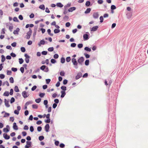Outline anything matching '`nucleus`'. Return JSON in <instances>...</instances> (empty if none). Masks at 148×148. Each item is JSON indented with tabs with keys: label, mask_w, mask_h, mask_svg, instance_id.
Masks as SVG:
<instances>
[{
	"label": "nucleus",
	"mask_w": 148,
	"mask_h": 148,
	"mask_svg": "<svg viewBox=\"0 0 148 148\" xmlns=\"http://www.w3.org/2000/svg\"><path fill=\"white\" fill-rule=\"evenodd\" d=\"M71 61L73 65L74 66L75 68L76 69H77L78 68L77 66L78 63L76 59L75 58H73L72 59Z\"/></svg>",
	"instance_id": "nucleus-1"
},
{
	"label": "nucleus",
	"mask_w": 148,
	"mask_h": 148,
	"mask_svg": "<svg viewBox=\"0 0 148 148\" xmlns=\"http://www.w3.org/2000/svg\"><path fill=\"white\" fill-rule=\"evenodd\" d=\"M32 33V31L30 28H29V31L27 33V35L26 36V38L27 39L30 38L31 36Z\"/></svg>",
	"instance_id": "nucleus-2"
},
{
	"label": "nucleus",
	"mask_w": 148,
	"mask_h": 148,
	"mask_svg": "<svg viewBox=\"0 0 148 148\" xmlns=\"http://www.w3.org/2000/svg\"><path fill=\"white\" fill-rule=\"evenodd\" d=\"M84 61V58L83 57H81L79 58L77 60V62L79 64L82 65Z\"/></svg>",
	"instance_id": "nucleus-3"
},
{
	"label": "nucleus",
	"mask_w": 148,
	"mask_h": 148,
	"mask_svg": "<svg viewBox=\"0 0 148 148\" xmlns=\"http://www.w3.org/2000/svg\"><path fill=\"white\" fill-rule=\"evenodd\" d=\"M25 60L26 62L27 63H29V58H30V57L27 54H25Z\"/></svg>",
	"instance_id": "nucleus-4"
},
{
	"label": "nucleus",
	"mask_w": 148,
	"mask_h": 148,
	"mask_svg": "<svg viewBox=\"0 0 148 148\" xmlns=\"http://www.w3.org/2000/svg\"><path fill=\"white\" fill-rule=\"evenodd\" d=\"M82 74L81 73L79 72L78 73L76 76L75 77V79H79L80 78L82 77Z\"/></svg>",
	"instance_id": "nucleus-5"
},
{
	"label": "nucleus",
	"mask_w": 148,
	"mask_h": 148,
	"mask_svg": "<svg viewBox=\"0 0 148 148\" xmlns=\"http://www.w3.org/2000/svg\"><path fill=\"white\" fill-rule=\"evenodd\" d=\"M26 145L25 146V148H29V147L31 146V142L30 141H27L26 142Z\"/></svg>",
	"instance_id": "nucleus-6"
},
{
	"label": "nucleus",
	"mask_w": 148,
	"mask_h": 148,
	"mask_svg": "<svg viewBox=\"0 0 148 148\" xmlns=\"http://www.w3.org/2000/svg\"><path fill=\"white\" fill-rule=\"evenodd\" d=\"M93 16L95 18H97L98 17L99 14L98 12L94 13L93 14Z\"/></svg>",
	"instance_id": "nucleus-7"
},
{
	"label": "nucleus",
	"mask_w": 148,
	"mask_h": 148,
	"mask_svg": "<svg viewBox=\"0 0 148 148\" xmlns=\"http://www.w3.org/2000/svg\"><path fill=\"white\" fill-rule=\"evenodd\" d=\"M89 36L88 34H85L83 35V38L84 40H87L89 38Z\"/></svg>",
	"instance_id": "nucleus-8"
},
{
	"label": "nucleus",
	"mask_w": 148,
	"mask_h": 148,
	"mask_svg": "<svg viewBox=\"0 0 148 148\" xmlns=\"http://www.w3.org/2000/svg\"><path fill=\"white\" fill-rule=\"evenodd\" d=\"M20 29L18 28H17L16 30L14 31L13 32V34H18V32L19 31Z\"/></svg>",
	"instance_id": "nucleus-9"
},
{
	"label": "nucleus",
	"mask_w": 148,
	"mask_h": 148,
	"mask_svg": "<svg viewBox=\"0 0 148 148\" xmlns=\"http://www.w3.org/2000/svg\"><path fill=\"white\" fill-rule=\"evenodd\" d=\"M13 128L16 130H18V126L16 125V123H14L13 124Z\"/></svg>",
	"instance_id": "nucleus-10"
},
{
	"label": "nucleus",
	"mask_w": 148,
	"mask_h": 148,
	"mask_svg": "<svg viewBox=\"0 0 148 148\" xmlns=\"http://www.w3.org/2000/svg\"><path fill=\"white\" fill-rule=\"evenodd\" d=\"M3 136L5 139H9L10 138L9 136H8L6 134H4Z\"/></svg>",
	"instance_id": "nucleus-11"
},
{
	"label": "nucleus",
	"mask_w": 148,
	"mask_h": 148,
	"mask_svg": "<svg viewBox=\"0 0 148 148\" xmlns=\"http://www.w3.org/2000/svg\"><path fill=\"white\" fill-rule=\"evenodd\" d=\"M98 28V27L97 26L93 27L91 28V31H95L97 30Z\"/></svg>",
	"instance_id": "nucleus-12"
},
{
	"label": "nucleus",
	"mask_w": 148,
	"mask_h": 148,
	"mask_svg": "<svg viewBox=\"0 0 148 148\" xmlns=\"http://www.w3.org/2000/svg\"><path fill=\"white\" fill-rule=\"evenodd\" d=\"M49 125L48 124H47L45 126V130L46 132H47L49 131Z\"/></svg>",
	"instance_id": "nucleus-13"
},
{
	"label": "nucleus",
	"mask_w": 148,
	"mask_h": 148,
	"mask_svg": "<svg viewBox=\"0 0 148 148\" xmlns=\"http://www.w3.org/2000/svg\"><path fill=\"white\" fill-rule=\"evenodd\" d=\"M61 97L62 98L64 97L66 95V93L65 91L64 90H62L61 91Z\"/></svg>",
	"instance_id": "nucleus-14"
},
{
	"label": "nucleus",
	"mask_w": 148,
	"mask_h": 148,
	"mask_svg": "<svg viewBox=\"0 0 148 148\" xmlns=\"http://www.w3.org/2000/svg\"><path fill=\"white\" fill-rule=\"evenodd\" d=\"M5 105L7 107H10V105L9 104V102L6 99H5Z\"/></svg>",
	"instance_id": "nucleus-15"
},
{
	"label": "nucleus",
	"mask_w": 148,
	"mask_h": 148,
	"mask_svg": "<svg viewBox=\"0 0 148 148\" xmlns=\"http://www.w3.org/2000/svg\"><path fill=\"white\" fill-rule=\"evenodd\" d=\"M7 127H9V126L8 125H7L6 126ZM3 131L5 132H8L9 130L7 128H4L3 129Z\"/></svg>",
	"instance_id": "nucleus-16"
},
{
	"label": "nucleus",
	"mask_w": 148,
	"mask_h": 148,
	"mask_svg": "<svg viewBox=\"0 0 148 148\" xmlns=\"http://www.w3.org/2000/svg\"><path fill=\"white\" fill-rule=\"evenodd\" d=\"M22 95L24 98H26L27 97V93L25 91L23 92L22 93Z\"/></svg>",
	"instance_id": "nucleus-17"
},
{
	"label": "nucleus",
	"mask_w": 148,
	"mask_h": 148,
	"mask_svg": "<svg viewBox=\"0 0 148 148\" xmlns=\"http://www.w3.org/2000/svg\"><path fill=\"white\" fill-rule=\"evenodd\" d=\"M76 8L75 7H72L70 8L69 10L68 11L69 12H72L73 11L75 10Z\"/></svg>",
	"instance_id": "nucleus-18"
},
{
	"label": "nucleus",
	"mask_w": 148,
	"mask_h": 148,
	"mask_svg": "<svg viewBox=\"0 0 148 148\" xmlns=\"http://www.w3.org/2000/svg\"><path fill=\"white\" fill-rule=\"evenodd\" d=\"M91 10L90 8H87L86 11L85 12V13L88 14L90 12Z\"/></svg>",
	"instance_id": "nucleus-19"
},
{
	"label": "nucleus",
	"mask_w": 148,
	"mask_h": 148,
	"mask_svg": "<svg viewBox=\"0 0 148 148\" xmlns=\"http://www.w3.org/2000/svg\"><path fill=\"white\" fill-rule=\"evenodd\" d=\"M14 90L16 92H19V90L18 88V87L17 86H15L14 88Z\"/></svg>",
	"instance_id": "nucleus-20"
},
{
	"label": "nucleus",
	"mask_w": 148,
	"mask_h": 148,
	"mask_svg": "<svg viewBox=\"0 0 148 148\" xmlns=\"http://www.w3.org/2000/svg\"><path fill=\"white\" fill-rule=\"evenodd\" d=\"M56 5L57 6L61 8L63 6V5L60 3H58Z\"/></svg>",
	"instance_id": "nucleus-21"
},
{
	"label": "nucleus",
	"mask_w": 148,
	"mask_h": 148,
	"mask_svg": "<svg viewBox=\"0 0 148 148\" xmlns=\"http://www.w3.org/2000/svg\"><path fill=\"white\" fill-rule=\"evenodd\" d=\"M39 8L42 10H44L45 9V6L44 5H42L39 6Z\"/></svg>",
	"instance_id": "nucleus-22"
},
{
	"label": "nucleus",
	"mask_w": 148,
	"mask_h": 148,
	"mask_svg": "<svg viewBox=\"0 0 148 148\" xmlns=\"http://www.w3.org/2000/svg\"><path fill=\"white\" fill-rule=\"evenodd\" d=\"M47 32L48 34L51 36H53V34H51V31L50 29H49L47 30Z\"/></svg>",
	"instance_id": "nucleus-23"
},
{
	"label": "nucleus",
	"mask_w": 148,
	"mask_h": 148,
	"mask_svg": "<svg viewBox=\"0 0 148 148\" xmlns=\"http://www.w3.org/2000/svg\"><path fill=\"white\" fill-rule=\"evenodd\" d=\"M1 62H4L5 60V56L3 55H2L1 56Z\"/></svg>",
	"instance_id": "nucleus-24"
},
{
	"label": "nucleus",
	"mask_w": 148,
	"mask_h": 148,
	"mask_svg": "<svg viewBox=\"0 0 148 148\" xmlns=\"http://www.w3.org/2000/svg\"><path fill=\"white\" fill-rule=\"evenodd\" d=\"M54 32L56 34L59 33L60 32V30L59 29H56L54 30Z\"/></svg>",
	"instance_id": "nucleus-25"
},
{
	"label": "nucleus",
	"mask_w": 148,
	"mask_h": 148,
	"mask_svg": "<svg viewBox=\"0 0 148 148\" xmlns=\"http://www.w3.org/2000/svg\"><path fill=\"white\" fill-rule=\"evenodd\" d=\"M84 49L89 52L90 51H91L90 49L88 47H85L84 48Z\"/></svg>",
	"instance_id": "nucleus-26"
},
{
	"label": "nucleus",
	"mask_w": 148,
	"mask_h": 148,
	"mask_svg": "<svg viewBox=\"0 0 148 148\" xmlns=\"http://www.w3.org/2000/svg\"><path fill=\"white\" fill-rule=\"evenodd\" d=\"M41 101V99L40 98H38L35 99V101L37 103H39Z\"/></svg>",
	"instance_id": "nucleus-27"
},
{
	"label": "nucleus",
	"mask_w": 148,
	"mask_h": 148,
	"mask_svg": "<svg viewBox=\"0 0 148 148\" xmlns=\"http://www.w3.org/2000/svg\"><path fill=\"white\" fill-rule=\"evenodd\" d=\"M19 63L20 64H22L23 62V60L22 58H19Z\"/></svg>",
	"instance_id": "nucleus-28"
},
{
	"label": "nucleus",
	"mask_w": 148,
	"mask_h": 148,
	"mask_svg": "<svg viewBox=\"0 0 148 148\" xmlns=\"http://www.w3.org/2000/svg\"><path fill=\"white\" fill-rule=\"evenodd\" d=\"M3 95L5 96H8L9 95V93L8 92H5L4 93Z\"/></svg>",
	"instance_id": "nucleus-29"
},
{
	"label": "nucleus",
	"mask_w": 148,
	"mask_h": 148,
	"mask_svg": "<svg viewBox=\"0 0 148 148\" xmlns=\"http://www.w3.org/2000/svg\"><path fill=\"white\" fill-rule=\"evenodd\" d=\"M10 83H14V79L12 77H11L10 78Z\"/></svg>",
	"instance_id": "nucleus-30"
},
{
	"label": "nucleus",
	"mask_w": 148,
	"mask_h": 148,
	"mask_svg": "<svg viewBox=\"0 0 148 148\" xmlns=\"http://www.w3.org/2000/svg\"><path fill=\"white\" fill-rule=\"evenodd\" d=\"M46 67V66L45 65L42 66L40 67V69L42 70H44Z\"/></svg>",
	"instance_id": "nucleus-31"
},
{
	"label": "nucleus",
	"mask_w": 148,
	"mask_h": 148,
	"mask_svg": "<svg viewBox=\"0 0 148 148\" xmlns=\"http://www.w3.org/2000/svg\"><path fill=\"white\" fill-rule=\"evenodd\" d=\"M71 60L70 57H68L66 58V60L67 62H69Z\"/></svg>",
	"instance_id": "nucleus-32"
},
{
	"label": "nucleus",
	"mask_w": 148,
	"mask_h": 148,
	"mask_svg": "<svg viewBox=\"0 0 148 148\" xmlns=\"http://www.w3.org/2000/svg\"><path fill=\"white\" fill-rule=\"evenodd\" d=\"M65 59L64 58H62L61 59V62L62 63H63L65 62Z\"/></svg>",
	"instance_id": "nucleus-33"
},
{
	"label": "nucleus",
	"mask_w": 148,
	"mask_h": 148,
	"mask_svg": "<svg viewBox=\"0 0 148 148\" xmlns=\"http://www.w3.org/2000/svg\"><path fill=\"white\" fill-rule=\"evenodd\" d=\"M53 49H54L53 47H51L49 48L48 49V50L49 51H53Z\"/></svg>",
	"instance_id": "nucleus-34"
},
{
	"label": "nucleus",
	"mask_w": 148,
	"mask_h": 148,
	"mask_svg": "<svg viewBox=\"0 0 148 148\" xmlns=\"http://www.w3.org/2000/svg\"><path fill=\"white\" fill-rule=\"evenodd\" d=\"M44 139V137L43 136H40L39 137V139L41 141Z\"/></svg>",
	"instance_id": "nucleus-35"
},
{
	"label": "nucleus",
	"mask_w": 148,
	"mask_h": 148,
	"mask_svg": "<svg viewBox=\"0 0 148 148\" xmlns=\"http://www.w3.org/2000/svg\"><path fill=\"white\" fill-rule=\"evenodd\" d=\"M69 18L68 16H65L63 18V19L64 20L67 21Z\"/></svg>",
	"instance_id": "nucleus-36"
},
{
	"label": "nucleus",
	"mask_w": 148,
	"mask_h": 148,
	"mask_svg": "<svg viewBox=\"0 0 148 148\" xmlns=\"http://www.w3.org/2000/svg\"><path fill=\"white\" fill-rule=\"evenodd\" d=\"M90 3L89 1H87L86 3V5L87 6H89L90 5Z\"/></svg>",
	"instance_id": "nucleus-37"
},
{
	"label": "nucleus",
	"mask_w": 148,
	"mask_h": 148,
	"mask_svg": "<svg viewBox=\"0 0 148 148\" xmlns=\"http://www.w3.org/2000/svg\"><path fill=\"white\" fill-rule=\"evenodd\" d=\"M14 101H15L14 98V97H12L11 99V100H10V103H13L14 102Z\"/></svg>",
	"instance_id": "nucleus-38"
},
{
	"label": "nucleus",
	"mask_w": 148,
	"mask_h": 148,
	"mask_svg": "<svg viewBox=\"0 0 148 148\" xmlns=\"http://www.w3.org/2000/svg\"><path fill=\"white\" fill-rule=\"evenodd\" d=\"M14 72H16L17 71V69L16 68H12L11 69Z\"/></svg>",
	"instance_id": "nucleus-39"
},
{
	"label": "nucleus",
	"mask_w": 148,
	"mask_h": 148,
	"mask_svg": "<svg viewBox=\"0 0 148 148\" xmlns=\"http://www.w3.org/2000/svg\"><path fill=\"white\" fill-rule=\"evenodd\" d=\"M32 108L34 109H37L38 106L36 105L33 104L32 105Z\"/></svg>",
	"instance_id": "nucleus-40"
},
{
	"label": "nucleus",
	"mask_w": 148,
	"mask_h": 148,
	"mask_svg": "<svg viewBox=\"0 0 148 148\" xmlns=\"http://www.w3.org/2000/svg\"><path fill=\"white\" fill-rule=\"evenodd\" d=\"M89 64V60H86L85 64L86 65H88Z\"/></svg>",
	"instance_id": "nucleus-41"
},
{
	"label": "nucleus",
	"mask_w": 148,
	"mask_h": 148,
	"mask_svg": "<svg viewBox=\"0 0 148 148\" xmlns=\"http://www.w3.org/2000/svg\"><path fill=\"white\" fill-rule=\"evenodd\" d=\"M100 22L101 23H102L103 21V18L102 16H101L100 17Z\"/></svg>",
	"instance_id": "nucleus-42"
},
{
	"label": "nucleus",
	"mask_w": 148,
	"mask_h": 148,
	"mask_svg": "<svg viewBox=\"0 0 148 148\" xmlns=\"http://www.w3.org/2000/svg\"><path fill=\"white\" fill-rule=\"evenodd\" d=\"M61 89L64 91H65L66 90V87L64 86H62L61 87Z\"/></svg>",
	"instance_id": "nucleus-43"
},
{
	"label": "nucleus",
	"mask_w": 148,
	"mask_h": 148,
	"mask_svg": "<svg viewBox=\"0 0 148 148\" xmlns=\"http://www.w3.org/2000/svg\"><path fill=\"white\" fill-rule=\"evenodd\" d=\"M32 103V102L31 101H28L26 103L25 106H27L29 104H31Z\"/></svg>",
	"instance_id": "nucleus-44"
},
{
	"label": "nucleus",
	"mask_w": 148,
	"mask_h": 148,
	"mask_svg": "<svg viewBox=\"0 0 148 148\" xmlns=\"http://www.w3.org/2000/svg\"><path fill=\"white\" fill-rule=\"evenodd\" d=\"M58 55L57 54H56L54 55L53 57L55 59H57L58 58Z\"/></svg>",
	"instance_id": "nucleus-45"
},
{
	"label": "nucleus",
	"mask_w": 148,
	"mask_h": 148,
	"mask_svg": "<svg viewBox=\"0 0 148 148\" xmlns=\"http://www.w3.org/2000/svg\"><path fill=\"white\" fill-rule=\"evenodd\" d=\"M21 51L23 52H25V49L24 47H21Z\"/></svg>",
	"instance_id": "nucleus-46"
},
{
	"label": "nucleus",
	"mask_w": 148,
	"mask_h": 148,
	"mask_svg": "<svg viewBox=\"0 0 148 148\" xmlns=\"http://www.w3.org/2000/svg\"><path fill=\"white\" fill-rule=\"evenodd\" d=\"M46 82L47 84H49L51 81V79H46Z\"/></svg>",
	"instance_id": "nucleus-47"
},
{
	"label": "nucleus",
	"mask_w": 148,
	"mask_h": 148,
	"mask_svg": "<svg viewBox=\"0 0 148 148\" xmlns=\"http://www.w3.org/2000/svg\"><path fill=\"white\" fill-rule=\"evenodd\" d=\"M64 74L65 73L63 71H62L60 73V75L62 76H64Z\"/></svg>",
	"instance_id": "nucleus-48"
},
{
	"label": "nucleus",
	"mask_w": 148,
	"mask_h": 148,
	"mask_svg": "<svg viewBox=\"0 0 148 148\" xmlns=\"http://www.w3.org/2000/svg\"><path fill=\"white\" fill-rule=\"evenodd\" d=\"M20 71L22 73H23L24 72V68L23 67H21L20 69Z\"/></svg>",
	"instance_id": "nucleus-49"
},
{
	"label": "nucleus",
	"mask_w": 148,
	"mask_h": 148,
	"mask_svg": "<svg viewBox=\"0 0 148 148\" xmlns=\"http://www.w3.org/2000/svg\"><path fill=\"white\" fill-rule=\"evenodd\" d=\"M51 62L53 64L55 63L56 62V61L54 59H52L51 60Z\"/></svg>",
	"instance_id": "nucleus-50"
},
{
	"label": "nucleus",
	"mask_w": 148,
	"mask_h": 148,
	"mask_svg": "<svg viewBox=\"0 0 148 148\" xmlns=\"http://www.w3.org/2000/svg\"><path fill=\"white\" fill-rule=\"evenodd\" d=\"M111 8L112 10H114L116 9V7L114 5H111Z\"/></svg>",
	"instance_id": "nucleus-51"
},
{
	"label": "nucleus",
	"mask_w": 148,
	"mask_h": 148,
	"mask_svg": "<svg viewBox=\"0 0 148 148\" xmlns=\"http://www.w3.org/2000/svg\"><path fill=\"white\" fill-rule=\"evenodd\" d=\"M12 73V71H11L8 70L7 71V74L8 75H11Z\"/></svg>",
	"instance_id": "nucleus-52"
},
{
	"label": "nucleus",
	"mask_w": 148,
	"mask_h": 148,
	"mask_svg": "<svg viewBox=\"0 0 148 148\" xmlns=\"http://www.w3.org/2000/svg\"><path fill=\"white\" fill-rule=\"evenodd\" d=\"M47 119L45 121V122L46 123H49L50 122V119Z\"/></svg>",
	"instance_id": "nucleus-53"
},
{
	"label": "nucleus",
	"mask_w": 148,
	"mask_h": 148,
	"mask_svg": "<svg viewBox=\"0 0 148 148\" xmlns=\"http://www.w3.org/2000/svg\"><path fill=\"white\" fill-rule=\"evenodd\" d=\"M9 115H10L8 113H7L6 112H5V114L4 115V116L3 117H6L8 116H9Z\"/></svg>",
	"instance_id": "nucleus-54"
},
{
	"label": "nucleus",
	"mask_w": 148,
	"mask_h": 148,
	"mask_svg": "<svg viewBox=\"0 0 148 148\" xmlns=\"http://www.w3.org/2000/svg\"><path fill=\"white\" fill-rule=\"evenodd\" d=\"M37 87L36 86H34L32 88V91L34 90Z\"/></svg>",
	"instance_id": "nucleus-55"
},
{
	"label": "nucleus",
	"mask_w": 148,
	"mask_h": 148,
	"mask_svg": "<svg viewBox=\"0 0 148 148\" xmlns=\"http://www.w3.org/2000/svg\"><path fill=\"white\" fill-rule=\"evenodd\" d=\"M71 25V24L69 22H67L66 24V27H69Z\"/></svg>",
	"instance_id": "nucleus-56"
},
{
	"label": "nucleus",
	"mask_w": 148,
	"mask_h": 148,
	"mask_svg": "<svg viewBox=\"0 0 148 148\" xmlns=\"http://www.w3.org/2000/svg\"><path fill=\"white\" fill-rule=\"evenodd\" d=\"M45 95V94L44 93H40L39 94V96L41 97H43Z\"/></svg>",
	"instance_id": "nucleus-57"
},
{
	"label": "nucleus",
	"mask_w": 148,
	"mask_h": 148,
	"mask_svg": "<svg viewBox=\"0 0 148 148\" xmlns=\"http://www.w3.org/2000/svg\"><path fill=\"white\" fill-rule=\"evenodd\" d=\"M68 81L66 79H64L63 81V84L65 85L67 84Z\"/></svg>",
	"instance_id": "nucleus-58"
},
{
	"label": "nucleus",
	"mask_w": 148,
	"mask_h": 148,
	"mask_svg": "<svg viewBox=\"0 0 148 148\" xmlns=\"http://www.w3.org/2000/svg\"><path fill=\"white\" fill-rule=\"evenodd\" d=\"M5 77V75L3 74H1L0 75V78L1 79H3Z\"/></svg>",
	"instance_id": "nucleus-59"
},
{
	"label": "nucleus",
	"mask_w": 148,
	"mask_h": 148,
	"mask_svg": "<svg viewBox=\"0 0 148 148\" xmlns=\"http://www.w3.org/2000/svg\"><path fill=\"white\" fill-rule=\"evenodd\" d=\"M42 130V127H41L39 126L37 127V130L38 132H40Z\"/></svg>",
	"instance_id": "nucleus-60"
},
{
	"label": "nucleus",
	"mask_w": 148,
	"mask_h": 148,
	"mask_svg": "<svg viewBox=\"0 0 148 148\" xmlns=\"http://www.w3.org/2000/svg\"><path fill=\"white\" fill-rule=\"evenodd\" d=\"M76 46V44L75 43H73L71 44V46L72 47H75Z\"/></svg>",
	"instance_id": "nucleus-61"
},
{
	"label": "nucleus",
	"mask_w": 148,
	"mask_h": 148,
	"mask_svg": "<svg viewBox=\"0 0 148 148\" xmlns=\"http://www.w3.org/2000/svg\"><path fill=\"white\" fill-rule=\"evenodd\" d=\"M83 44H79L78 45V47L79 48H80L82 47Z\"/></svg>",
	"instance_id": "nucleus-62"
},
{
	"label": "nucleus",
	"mask_w": 148,
	"mask_h": 148,
	"mask_svg": "<svg viewBox=\"0 0 148 148\" xmlns=\"http://www.w3.org/2000/svg\"><path fill=\"white\" fill-rule=\"evenodd\" d=\"M30 130L31 132H33L34 130V129L32 126H31L30 127Z\"/></svg>",
	"instance_id": "nucleus-63"
},
{
	"label": "nucleus",
	"mask_w": 148,
	"mask_h": 148,
	"mask_svg": "<svg viewBox=\"0 0 148 148\" xmlns=\"http://www.w3.org/2000/svg\"><path fill=\"white\" fill-rule=\"evenodd\" d=\"M42 54L43 55H46L47 54V52L45 51H43L42 52Z\"/></svg>",
	"instance_id": "nucleus-64"
}]
</instances>
